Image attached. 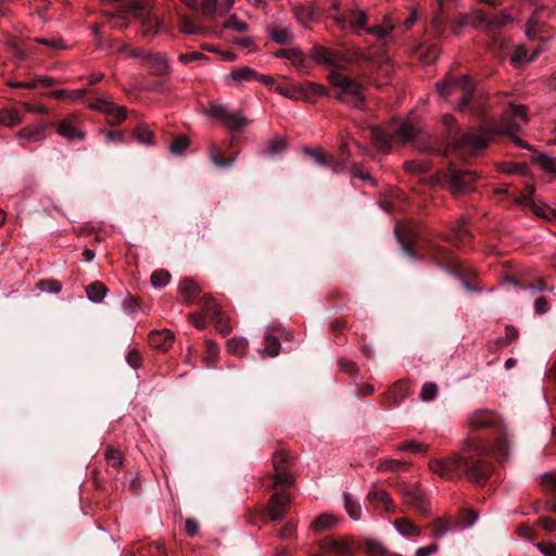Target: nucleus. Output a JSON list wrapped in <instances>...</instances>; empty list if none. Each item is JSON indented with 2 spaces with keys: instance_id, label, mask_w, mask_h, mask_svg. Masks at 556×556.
Returning a JSON list of instances; mask_svg holds the SVG:
<instances>
[{
  "instance_id": "obj_48",
  "label": "nucleus",
  "mask_w": 556,
  "mask_h": 556,
  "mask_svg": "<svg viewBox=\"0 0 556 556\" xmlns=\"http://www.w3.org/2000/svg\"><path fill=\"white\" fill-rule=\"evenodd\" d=\"M401 451H406L415 454H424L427 451V445L417 442V441H409L405 444H403L400 447Z\"/></svg>"
},
{
  "instance_id": "obj_30",
  "label": "nucleus",
  "mask_w": 556,
  "mask_h": 556,
  "mask_svg": "<svg viewBox=\"0 0 556 556\" xmlns=\"http://www.w3.org/2000/svg\"><path fill=\"white\" fill-rule=\"evenodd\" d=\"M275 90L282 97L293 100V101H299L301 98V96L299 93L298 85H288V86L277 85L275 87Z\"/></svg>"
},
{
  "instance_id": "obj_49",
  "label": "nucleus",
  "mask_w": 556,
  "mask_h": 556,
  "mask_svg": "<svg viewBox=\"0 0 556 556\" xmlns=\"http://www.w3.org/2000/svg\"><path fill=\"white\" fill-rule=\"evenodd\" d=\"M112 103L110 100L108 99H103V98H98V99H94L90 104L89 106L92 109V110H96V111H99V112H102V113H106L111 110L112 108Z\"/></svg>"
},
{
  "instance_id": "obj_36",
  "label": "nucleus",
  "mask_w": 556,
  "mask_h": 556,
  "mask_svg": "<svg viewBox=\"0 0 556 556\" xmlns=\"http://www.w3.org/2000/svg\"><path fill=\"white\" fill-rule=\"evenodd\" d=\"M287 60H289L292 63V65L295 66L300 72H305L304 54L300 49H290Z\"/></svg>"
},
{
  "instance_id": "obj_34",
  "label": "nucleus",
  "mask_w": 556,
  "mask_h": 556,
  "mask_svg": "<svg viewBox=\"0 0 556 556\" xmlns=\"http://www.w3.org/2000/svg\"><path fill=\"white\" fill-rule=\"evenodd\" d=\"M368 498L372 502H379L384 505L387 510L392 508V501L389 494L383 490L371 491L368 493Z\"/></svg>"
},
{
  "instance_id": "obj_32",
  "label": "nucleus",
  "mask_w": 556,
  "mask_h": 556,
  "mask_svg": "<svg viewBox=\"0 0 556 556\" xmlns=\"http://www.w3.org/2000/svg\"><path fill=\"white\" fill-rule=\"evenodd\" d=\"M451 530V522L445 518L437 519L432 525V534L435 538H442Z\"/></svg>"
},
{
  "instance_id": "obj_31",
  "label": "nucleus",
  "mask_w": 556,
  "mask_h": 556,
  "mask_svg": "<svg viewBox=\"0 0 556 556\" xmlns=\"http://www.w3.org/2000/svg\"><path fill=\"white\" fill-rule=\"evenodd\" d=\"M150 280L154 288H162L168 285L170 275L167 270L160 269L151 275Z\"/></svg>"
},
{
  "instance_id": "obj_1",
  "label": "nucleus",
  "mask_w": 556,
  "mask_h": 556,
  "mask_svg": "<svg viewBox=\"0 0 556 556\" xmlns=\"http://www.w3.org/2000/svg\"><path fill=\"white\" fill-rule=\"evenodd\" d=\"M429 468L443 478H453L460 470H465L467 477L477 483L482 482L491 470L478 450L452 458L433 459L429 463Z\"/></svg>"
},
{
  "instance_id": "obj_6",
  "label": "nucleus",
  "mask_w": 556,
  "mask_h": 556,
  "mask_svg": "<svg viewBox=\"0 0 556 556\" xmlns=\"http://www.w3.org/2000/svg\"><path fill=\"white\" fill-rule=\"evenodd\" d=\"M528 122L527 109L525 105H510L502 115L500 124L492 129H485L492 137L502 134L509 137L516 135Z\"/></svg>"
},
{
  "instance_id": "obj_52",
  "label": "nucleus",
  "mask_w": 556,
  "mask_h": 556,
  "mask_svg": "<svg viewBox=\"0 0 556 556\" xmlns=\"http://www.w3.org/2000/svg\"><path fill=\"white\" fill-rule=\"evenodd\" d=\"M478 519V514L473 510H465L460 519L462 528L471 527Z\"/></svg>"
},
{
  "instance_id": "obj_27",
  "label": "nucleus",
  "mask_w": 556,
  "mask_h": 556,
  "mask_svg": "<svg viewBox=\"0 0 556 556\" xmlns=\"http://www.w3.org/2000/svg\"><path fill=\"white\" fill-rule=\"evenodd\" d=\"M394 25L388 18H386L382 25L367 28L366 33L375 36L378 39H384L391 34Z\"/></svg>"
},
{
  "instance_id": "obj_28",
  "label": "nucleus",
  "mask_w": 556,
  "mask_h": 556,
  "mask_svg": "<svg viewBox=\"0 0 556 556\" xmlns=\"http://www.w3.org/2000/svg\"><path fill=\"white\" fill-rule=\"evenodd\" d=\"M344 505L350 517L357 521L362 516V507L358 502L354 501L350 494H344Z\"/></svg>"
},
{
  "instance_id": "obj_53",
  "label": "nucleus",
  "mask_w": 556,
  "mask_h": 556,
  "mask_svg": "<svg viewBox=\"0 0 556 556\" xmlns=\"http://www.w3.org/2000/svg\"><path fill=\"white\" fill-rule=\"evenodd\" d=\"M219 353L218 346L211 341L206 342V362L212 365Z\"/></svg>"
},
{
  "instance_id": "obj_22",
  "label": "nucleus",
  "mask_w": 556,
  "mask_h": 556,
  "mask_svg": "<svg viewBox=\"0 0 556 556\" xmlns=\"http://www.w3.org/2000/svg\"><path fill=\"white\" fill-rule=\"evenodd\" d=\"M270 38L280 45H287L292 41L293 35L289 27H274L269 30Z\"/></svg>"
},
{
  "instance_id": "obj_44",
  "label": "nucleus",
  "mask_w": 556,
  "mask_h": 556,
  "mask_svg": "<svg viewBox=\"0 0 556 556\" xmlns=\"http://www.w3.org/2000/svg\"><path fill=\"white\" fill-rule=\"evenodd\" d=\"M201 8L204 15L214 17L218 13L219 0H202Z\"/></svg>"
},
{
  "instance_id": "obj_55",
  "label": "nucleus",
  "mask_w": 556,
  "mask_h": 556,
  "mask_svg": "<svg viewBox=\"0 0 556 556\" xmlns=\"http://www.w3.org/2000/svg\"><path fill=\"white\" fill-rule=\"evenodd\" d=\"M205 55L201 52H191V53H181L178 55V60L184 63V64H187L191 61H198V60H202L204 59Z\"/></svg>"
},
{
  "instance_id": "obj_26",
  "label": "nucleus",
  "mask_w": 556,
  "mask_h": 556,
  "mask_svg": "<svg viewBox=\"0 0 556 556\" xmlns=\"http://www.w3.org/2000/svg\"><path fill=\"white\" fill-rule=\"evenodd\" d=\"M531 210L538 217L542 219L547 222H556V210L546 205L545 203H536Z\"/></svg>"
},
{
  "instance_id": "obj_4",
  "label": "nucleus",
  "mask_w": 556,
  "mask_h": 556,
  "mask_svg": "<svg viewBox=\"0 0 556 556\" xmlns=\"http://www.w3.org/2000/svg\"><path fill=\"white\" fill-rule=\"evenodd\" d=\"M437 91L440 97L446 98L453 92H462L460 101L457 104V110L463 111L465 108L471 105L476 114L482 113L481 100L473 97L475 84L469 76H462L459 78L446 77L444 80L437 84Z\"/></svg>"
},
{
  "instance_id": "obj_59",
  "label": "nucleus",
  "mask_w": 556,
  "mask_h": 556,
  "mask_svg": "<svg viewBox=\"0 0 556 556\" xmlns=\"http://www.w3.org/2000/svg\"><path fill=\"white\" fill-rule=\"evenodd\" d=\"M392 392L395 394L396 401L402 400L407 394V383L403 381L397 382Z\"/></svg>"
},
{
  "instance_id": "obj_23",
  "label": "nucleus",
  "mask_w": 556,
  "mask_h": 556,
  "mask_svg": "<svg viewBox=\"0 0 556 556\" xmlns=\"http://www.w3.org/2000/svg\"><path fill=\"white\" fill-rule=\"evenodd\" d=\"M178 290L180 294L184 296V301H190L194 295L199 292L198 285L191 279H182L179 282Z\"/></svg>"
},
{
  "instance_id": "obj_2",
  "label": "nucleus",
  "mask_w": 556,
  "mask_h": 556,
  "mask_svg": "<svg viewBox=\"0 0 556 556\" xmlns=\"http://www.w3.org/2000/svg\"><path fill=\"white\" fill-rule=\"evenodd\" d=\"M418 135V129L409 122H401L389 126L387 130L372 125L368 128V136L376 147L387 153L393 144H407Z\"/></svg>"
},
{
  "instance_id": "obj_14",
  "label": "nucleus",
  "mask_w": 556,
  "mask_h": 556,
  "mask_svg": "<svg viewBox=\"0 0 556 556\" xmlns=\"http://www.w3.org/2000/svg\"><path fill=\"white\" fill-rule=\"evenodd\" d=\"M393 528L400 535L406 540H412L415 536H419L420 529L407 518H399L392 522Z\"/></svg>"
},
{
  "instance_id": "obj_56",
  "label": "nucleus",
  "mask_w": 556,
  "mask_h": 556,
  "mask_svg": "<svg viewBox=\"0 0 556 556\" xmlns=\"http://www.w3.org/2000/svg\"><path fill=\"white\" fill-rule=\"evenodd\" d=\"M509 450L508 441L506 438H503L494 448L493 453L498 457H506L507 452Z\"/></svg>"
},
{
  "instance_id": "obj_29",
  "label": "nucleus",
  "mask_w": 556,
  "mask_h": 556,
  "mask_svg": "<svg viewBox=\"0 0 556 556\" xmlns=\"http://www.w3.org/2000/svg\"><path fill=\"white\" fill-rule=\"evenodd\" d=\"M292 483V476L287 467L275 468L274 486H288Z\"/></svg>"
},
{
  "instance_id": "obj_63",
  "label": "nucleus",
  "mask_w": 556,
  "mask_h": 556,
  "mask_svg": "<svg viewBox=\"0 0 556 556\" xmlns=\"http://www.w3.org/2000/svg\"><path fill=\"white\" fill-rule=\"evenodd\" d=\"M286 462H287V455L283 452H276L273 455L274 468L286 467L285 466Z\"/></svg>"
},
{
  "instance_id": "obj_25",
  "label": "nucleus",
  "mask_w": 556,
  "mask_h": 556,
  "mask_svg": "<svg viewBox=\"0 0 556 556\" xmlns=\"http://www.w3.org/2000/svg\"><path fill=\"white\" fill-rule=\"evenodd\" d=\"M539 54V50L535 49L531 53H529V50L525 46H519L515 49L511 61L514 63H521V62H531L533 61Z\"/></svg>"
},
{
  "instance_id": "obj_57",
  "label": "nucleus",
  "mask_w": 556,
  "mask_h": 556,
  "mask_svg": "<svg viewBox=\"0 0 556 556\" xmlns=\"http://www.w3.org/2000/svg\"><path fill=\"white\" fill-rule=\"evenodd\" d=\"M475 20H476V18H475V13L472 14V16H471V17H470V16H468V15H463V16L459 18V21H458V22H456V23L454 24V26H453V31H454L456 35H458V34H459V29H460L463 26H465V25H467V24H469V23H471V24L473 25Z\"/></svg>"
},
{
  "instance_id": "obj_19",
  "label": "nucleus",
  "mask_w": 556,
  "mask_h": 556,
  "mask_svg": "<svg viewBox=\"0 0 556 556\" xmlns=\"http://www.w3.org/2000/svg\"><path fill=\"white\" fill-rule=\"evenodd\" d=\"M16 137L28 141H42L46 139V128L43 126H26L22 128Z\"/></svg>"
},
{
  "instance_id": "obj_20",
  "label": "nucleus",
  "mask_w": 556,
  "mask_h": 556,
  "mask_svg": "<svg viewBox=\"0 0 556 556\" xmlns=\"http://www.w3.org/2000/svg\"><path fill=\"white\" fill-rule=\"evenodd\" d=\"M86 294L90 302L100 303L108 294V288L100 281H94L86 287Z\"/></svg>"
},
{
  "instance_id": "obj_11",
  "label": "nucleus",
  "mask_w": 556,
  "mask_h": 556,
  "mask_svg": "<svg viewBox=\"0 0 556 556\" xmlns=\"http://www.w3.org/2000/svg\"><path fill=\"white\" fill-rule=\"evenodd\" d=\"M476 178V173L471 170H452L450 176V188L455 193L469 191L471 189L470 181Z\"/></svg>"
},
{
  "instance_id": "obj_24",
  "label": "nucleus",
  "mask_w": 556,
  "mask_h": 556,
  "mask_svg": "<svg viewBox=\"0 0 556 556\" xmlns=\"http://www.w3.org/2000/svg\"><path fill=\"white\" fill-rule=\"evenodd\" d=\"M532 162L538 164L542 169L547 173H556V159L548 154L541 153L532 156Z\"/></svg>"
},
{
  "instance_id": "obj_9",
  "label": "nucleus",
  "mask_w": 556,
  "mask_h": 556,
  "mask_svg": "<svg viewBox=\"0 0 556 556\" xmlns=\"http://www.w3.org/2000/svg\"><path fill=\"white\" fill-rule=\"evenodd\" d=\"M309 56L317 64L330 67H338L343 63V56L340 52L323 46L314 47Z\"/></svg>"
},
{
  "instance_id": "obj_47",
  "label": "nucleus",
  "mask_w": 556,
  "mask_h": 556,
  "mask_svg": "<svg viewBox=\"0 0 556 556\" xmlns=\"http://www.w3.org/2000/svg\"><path fill=\"white\" fill-rule=\"evenodd\" d=\"M366 549L369 556H383L386 554V548L383 545L374 540H368L366 542Z\"/></svg>"
},
{
  "instance_id": "obj_21",
  "label": "nucleus",
  "mask_w": 556,
  "mask_h": 556,
  "mask_svg": "<svg viewBox=\"0 0 556 556\" xmlns=\"http://www.w3.org/2000/svg\"><path fill=\"white\" fill-rule=\"evenodd\" d=\"M23 116L14 108H5L0 111V124L7 127H14L21 124Z\"/></svg>"
},
{
  "instance_id": "obj_10",
  "label": "nucleus",
  "mask_w": 556,
  "mask_h": 556,
  "mask_svg": "<svg viewBox=\"0 0 556 556\" xmlns=\"http://www.w3.org/2000/svg\"><path fill=\"white\" fill-rule=\"evenodd\" d=\"M319 547L324 556H352V547L343 539L325 538Z\"/></svg>"
},
{
  "instance_id": "obj_7",
  "label": "nucleus",
  "mask_w": 556,
  "mask_h": 556,
  "mask_svg": "<svg viewBox=\"0 0 556 556\" xmlns=\"http://www.w3.org/2000/svg\"><path fill=\"white\" fill-rule=\"evenodd\" d=\"M130 56L140 60L141 64L148 67L155 76L167 75L170 72V63L165 54L138 50L131 52Z\"/></svg>"
},
{
  "instance_id": "obj_40",
  "label": "nucleus",
  "mask_w": 556,
  "mask_h": 556,
  "mask_svg": "<svg viewBox=\"0 0 556 556\" xmlns=\"http://www.w3.org/2000/svg\"><path fill=\"white\" fill-rule=\"evenodd\" d=\"M535 189L532 186H528L518 198L517 202L521 205L533 207L536 203L534 202Z\"/></svg>"
},
{
  "instance_id": "obj_58",
  "label": "nucleus",
  "mask_w": 556,
  "mask_h": 556,
  "mask_svg": "<svg viewBox=\"0 0 556 556\" xmlns=\"http://www.w3.org/2000/svg\"><path fill=\"white\" fill-rule=\"evenodd\" d=\"M536 547L544 556H556V545L551 543H539Z\"/></svg>"
},
{
  "instance_id": "obj_16",
  "label": "nucleus",
  "mask_w": 556,
  "mask_h": 556,
  "mask_svg": "<svg viewBox=\"0 0 556 556\" xmlns=\"http://www.w3.org/2000/svg\"><path fill=\"white\" fill-rule=\"evenodd\" d=\"M58 134L65 138L68 141H75V140H84L85 139V132L77 129L73 122L70 119H63L58 124L56 128Z\"/></svg>"
},
{
  "instance_id": "obj_8",
  "label": "nucleus",
  "mask_w": 556,
  "mask_h": 556,
  "mask_svg": "<svg viewBox=\"0 0 556 556\" xmlns=\"http://www.w3.org/2000/svg\"><path fill=\"white\" fill-rule=\"evenodd\" d=\"M206 114L211 118L219 119L222 124L231 130H242L248 121L238 112L228 111L223 104L212 103L206 109Z\"/></svg>"
},
{
  "instance_id": "obj_50",
  "label": "nucleus",
  "mask_w": 556,
  "mask_h": 556,
  "mask_svg": "<svg viewBox=\"0 0 556 556\" xmlns=\"http://www.w3.org/2000/svg\"><path fill=\"white\" fill-rule=\"evenodd\" d=\"M106 460L109 466L113 468H119L122 466V455L114 448H109L106 451Z\"/></svg>"
},
{
  "instance_id": "obj_12",
  "label": "nucleus",
  "mask_w": 556,
  "mask_h": 556,
  "mask_svg": "<svg viewBox=\"0 0 556 556\" xmlns=\"http://www.w3.org/2000/svg\"><path fill=\"white\" fill-rule=\"evenodd\" d=\"M475 18L473 26L485 25L490 29L503 27L510 21V16L505 12L490 17L486 14L477 11L475 12Z\"/></svg>"
},
{
  "instance_id": "obj_17",
  "label": "nucleus",
  "mask_w": 556,
  "mask_h": 556,
  "mask_svg": "<svg viewBox=\"0 0 556 556\" xmlns=\"http://www.w3.org/2000/svg\"><path fill=\"white\" fill-rule=\"evenodd\" d=\"M257 77V72H255L253 68L251 67H248V66H243V67H238L236 70H233L232 72H230L225 80L228 85H231V84H242L244 81H250L252 79H255Z\"/></svg>"
},
{
  "instance_id": "obj_41",
  "label": "nucleus",
  "mask_w": 556,
  "mask_h": 556,
  "mask_svg": "<svg viewBox=\"0 0 556 556\" xmlns=\"http://www.w3.org/2000/svg\"><path fill=\"white\" fill-rule=\"evenodd\" d=\"M287 147V142L283 138L271 139L266 147V154L275 155L282 152Z\"/></svg>"
},
{
  "instance_id": "obj_18",
  "label": "nucleus",
  "mask_w": 556,
  "mask_h": 556,
  "mask_svg": "<svg viewBox=\"0 0 556 556\" xmlns=\"http://www.w3.org/2000/svg\"><path fill=\"white\" fill-rule=\"evenodd\" d=\"M173 339V333L167 329L153 331L149 336L150 344L155 349L164 351L170 346Z\"/></svg>"
},
{
  "instance_id": "obj_35",
  "label": "nucleus",
  "mask_w": 556,
  "mask_h": 556,
  "mask_svg": "<svg viewBox=\"0 0 556 556\" xmlns=\"http://www.w3.org/2000/svg\"><path fill=\"white\" fill-rule=\"evenodd\" d=\"M280 351V343L276 337H266L265 338V348L262 350L263 354H266L270 357L278 355Z\"/></svg>"
},
{
  "instance_id": "obj_39",
  "label": "nucleus",
  "mask_w": 556,
  "mask_h": 556,
  "mask_svg": "<svg viewBox=\"0 0 556 556\" xmlns=\"http://www.w3.org/2000/svg\"><path fill=\"white\" fill-rule=\"evenodd\" d=\"M189 139L186 136L176 137L169 147V151L173 154L180 155L189 147Z\"/></svg>"
},
{
  "instance_id": "obj_43",
  "label": "nucleus",
  "mask_w": 556,
  "mask_h": 556,
  "mask_svg": "<svg viewBox=\"0 0 556 556\" xmlns=\"http://www.w3.org/2000/svg\"><path fill=\"white\" fill-rule=\"evenodd\" d=\"M438 394V387L435 383L427 382L422 386L420 399L425 402L432 401Z\"/></svg>"
},
{
  "instance_id": "obj_15",
  "label": "nucleus",
  "mask_w": 556,
  "mask_h": 556,
  "mask_svg": "<svg viewBox=\"0 0 556 556\" xmlns=\"http://www.w3.org/2000/svg\"><path fill=\"white\" fill-rule=\"evenodd\" d=\"M300 100L313 101L317 97L326 96V88L313 81H306L298 85Z\"/></svg>"
},
{
  "instance_id": "obj_51",
  "label": "nucleus",
  "mask_w": 556,
  "mask_h": 556,
  "mask_svg": "<svg viewBox=\"0 0 556 556\" xmlns=\"http://www.w3.org/2000/svg\"><path fill=\"white\" fill-rule=\"evenodd\" d=\"M470 424L475 428H486L490 427L492 421L491 417L486 415H475L470 418Z\"/></svg>"
},
{
  "instance_id": "obj_62",
  "label": "nucleus",
  "mask_w": 556,
  "mask_h": 556,
  "mask_svg": "<svg viewBox=\"0 0 556 556\" xmlns=\"http://www.w3.org/2000/svg\"><path fill=\"white\" fill-rule=\"evenodd\" d=\"M438 551V545L432 544L429 546H422L416 549L415 556H430Z\"/></svg>"
},
{
  "instance_id": "obj_3",
  "label": "nucleus",
  "mask_w": 556,
  "mask_h": 556,
  "mask_svg": "<svg viewBox=\"0 0 556 556\" xmlns=\"http://www.w3.org/2000/svg\"><path fill=\"white\" fill-rule=\"evenodd\" d=\"M455 118L445 114L442 117V124L447 130L448 142L454 144L457 149L462 150L463 154H471L478 150L486 147L491 140L490 134L485 129H478L467 134H460L455 127Z\"/></svg>"
},
{
  "instance_id": "obj_46",
  "label": "nucleus",
  "mask_w": 556,
  "mask_h": 556,
  "mask_svg": "<svg viewBox=\"0 0 556 556\" xmlns=\"http://www.w3.org/2000/svg\"><path fill=\"white\" fill-rule=\"evenodd\" d=\"M225 27L229 29H233L238 33H245L248 30V24L237 16L231 15L225 23Z\"/></svg>"
},
{
  "instance_id": "obj_33",
  "label": "nucleus",
  "mask_w": 556,
  "mask_h": 556,
  "mask_svg": "<svg viewBox=\"0 0 556 556\" xmlns=\"http://www.w3.org/2000/svg\"><path fill=\"white\" fill-rule=\"evenodd\" d=\"M367 21V15L363 10H356L351 14L350 23L355 28L356 31L365 30V24Z\"/></svg>"
},
{
  "instance_id": "obj_5",
  "label": "nucleus",
  "mask_w": 556,
  "mask_h": 556,
  "mask_svg": "<svg viewBox=\"0 0 556 556\" xmlns=\"http://www.w3.org/2000/svg\"><path fill=\"white\" fill-rule=\"evenodd\" d=\"M329 83L338 90L337 100L351 108H361L365 96L363 85L337 71H332L328 76Z\"/></svg>"
},
{
  "instance_id": "obj_42",
  "label": "nucleus",
  "mask_w": 556,
  "mask_h": 556,
  "mask_svg": "<svg viewBox=\"0 0 556 556\" xmlns=\"http://www.w3.org/2000/svg\"><path fill=\"white\" fill-rule=\"evenodd\" d=\"M110 118L111 123H118L126 118V108L123 105H116L112 103V108L105 113Z\"/></svg>"
},
{
  "instance_id": "obj_64",
  "label": "nucleus",
  "mask_w": 556,
  "mask_h": 556,
  "mask_svg": "<svg viewBox=\"0 0 556 556\" xmlns=\"http://www.w3.org/2000/svg\"><path fill=\"white\" fill-rule=\"evenodd\" d=\"M542 482L556 491V472L544 473Z\"/></svg>"
},
{
  "instance_id": "obj_60",
  "label": "nucleus",
  "mask_w": 556,
  "mask_h": 556,
  "mask_svg": "<svg viewBox=\"0 0 556 556\" xmlns=\"http://www.w3.org/2000/svg\"><path fill=\"white\" fill-rule=\"evenodd\" d=\"M136 137L140 143L151 144L153 139V134L150 130H139L136 134Z\"/></svg>"
},
{
  "instance_id": "obj_13",
  "label": "nucleus",
  "mask_w": 556,
  "mask_h": 556,
  "mask_svg": "<svg viewBox=\"0 0 556 556\" xmlns=\"http://www.w3.org/2000/svg\"><path fill=\"white\" fill-rule=\"evenodd\" d=\"M291 498L285 493H275L270 497L269 502V515L271 520H279L282 518L286 507L290 503Z\"/></svg>"
},
{
  "instance_id": "obj_45",
  "label": "nucleus",
  "mask_w": 556,
  "mask_h": 556,
  "mask_svg": "<svg viewBox=\"0 0 556 556\" xmlns=\"http://www.w3.org/2000/svg\"><path fill=\"white\" fill-rule=\"evenodd\" d=\"M227 349L229 352H231L236 355H241L244 353V351L247 349V342L243 339L233 338L227 342Z\"/></svg>"
},
{
  "instance_id": "obj_61",
  "label": "nucleus",
  "mask_w": 556,
  "mask_h": 556,
  "mask_svg": "<svg viewBox=\"0 0 556 556\" xmlns=\"http://www.w3.org/2000/svg\"><path fill=\"white\" fill-rule=\"evenodd\" d=\"M204 305H205L206 312L212 314L213 316H218L220 314V311H219V308H218V306H217V304H216L214 299L207 298L205 300Z\"/></svg>"
},
{
  "instance_id": "obj_37",
  "label": "nucleus",
  "mask_w": 556,
  "mask_h": 556,
  "mask_svg": "<svg viewBox=\"0 0 556 556\" xmlns=\"http://www.w3.org/2000/svg\"><path fill=\"white\" fill-rule=\"evenodd\" d=\"M336 519L331 515H320L312 522L313 529L317 531H323L329 527H331L334 523Z\"/></svg>"
},
{
  "instance_id": "obj_54",
  "label": "nucleus",
  "mask_w": 556,
  "mask_h": 556,
  "mask_svg": "<svg viewBox=\"0 0 556 556\" xmlns=\"http://www.w3.org/2000/svg\"><path fill=\"white\" fill-rule=\"evenodd\" d=\"M294 14L296 20L302 24L305 25L307 21L312 18V11L302 7L294 9Z\"/></svg>"
},
{
  "instance_id": "obj_38",
  "label": "nucleus",
  "mask_w": 556,
  "mask_h": 556,
  "mask_svg": "<svg viewBox=\"0 0 556 556\" xmlns=\"http://www.w3.org/2000/svg\"><path fill=\"white\" fill-rule=\"evenodd\" d=\"M180 29L187 35H197L202 30L200 26H198L192 20L185 15L180 17Z\"/></svg>"
}]
</instances>
